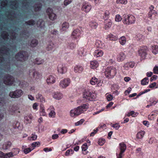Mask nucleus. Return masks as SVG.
<instances>
[{"mask_svg":"<svg viewBox=\"0 0 158 158\" xmlns=\"http://www.w3.org/2000/svg\"><path fill=\"white\" fill-rule=\"evenodd\" d=\"M89 108V104H84L78 107L77 108L72 110L70 111V115L72 117L77 116L83 113Z\"/></svg>","mask_w":158,"mask_h":158,"instance_id":"nucleus-1","label":"nucleus"},{"mask_svg":"<svg viewBox=\"0 0 158 158\" xmlns=\"http://www.w3.org/2000/svg\"><path fill=\"white\" fill-rule=\"evenodd\" d=\"M83 98L86 100L93 101L96 97V94L89 88H85L83 89Z\"/></svg>","mask_w":158,"mask_h":158,"instance_id":"nucleus-2","label":"nucleus"},{"mask_svg":"<svg viewBox=\"0 0 158 158\" xmlns=\"http://www.w3.org/2000/svg\"><path fill=\"white\" fill-rule=\"evenodd\" d=\"M28 52L25 51H20L15 56V58L17 61L23 62L27 60L28 58Z\"/></svg>","mask_w":158,"mask_h":158,"instance_id":"nucleus-3","label":"nucleus"},{"mask_svg":"<svg viewBox=\"0 0 158 158\" xmlns=\"http://www.w3.org/2000/svg\"><path fill=\"white\" fill-rule=\"evenodd\" d=\"M104 73L106 78L111 79L113 78L116 75L117 70L116 68L110 66L106 68Z\"/></svg>","mask_w":158,"mask_h":158,"instance_id":"nucleus-4","label":"nucleus"},{"mask_svg":"<svg viewBox=\"0 0 158 158\" xmlns=\"http://www.w3.org/2000/svg\"><path fill=\"white\" fill-rule=\"evenodd\" d=\"M123 23L129 25L134 24L136 21V19L132 15H123Z\"/></svg>","mask_w":158,"mask_h":158,"instance_id":"nucleus-5","label":"nucleus"},{"mask_svg":"<svg viewBox=\"0 0 158 158\" xmlns=\"http://www.w3.org/2000/svg\"><path fill=\"white\" fill-rule=\"evenodd\" d=\"M3 81L4 83L9 85H12L15 81V79L12 76L7 74L3 77Z\"/></svg>","mask_w":158,"mask_h":158,"instance_id":"nucleus-6","label":"nucleus"},{"mask_svg":"<svg viewBox=\"0 0 158 158\" xmlns=\"http://www.w3.org/2000/svg\"><path fill=\"white\" fill-rule=\"evenodd\" d=\"M23 94V92L21 89H17L14 91L10 92L9 96L12 98H18L21 97Z\"/></svg>","mask_w":158,"mask_h":158,"instance_id":"nucleus-7","label":"nucleus"},{"mask_svg":"<svg viewBox=\"0 0 158 158\" xmlns=\"http://www.w3.org/2000/svg\"><path fill=\"white\" fill-rule=\"evenodd\" d=\"M46 12L50 20H53L56 19V15L53 12L52 9L48 7L46 10Z\"/></svg>","mask_w":158,"mask_h":158,"instance_id":"nucleus-8","label":"nucleus"},{"mask_svg":"<svg viewBox=\"0 0 158 158\" xmlns=\"http://www.w3.org/2000/svg\"><path fill=\"white\" fill-rule=\"evenodd\" d=\"M67 68L66 66L63 64H59L57 68V71L58 73L63 74L66 73Z\"/></svg>","mask_w":158,"mask_h":158,"instance_id":"nucleus-9","label":"nucleus"},{"mask_svg":"<svg viewBox=\"0 0 158 158\" xmlns=\"http://www.w3.org/2000/svg\"><path fill=\"white\" fill-rule=\"evenodd\" d=\"M70 83V80L69 78H64L60 82V85L62 88H65L68 86Z\"/></svg>","mask_w":158,"mask_h":158,"instance_id":"nucleus-10","label":"nucleus"},{"mask_svg":"<svg viewBox=\"0 0 158 158\" xmlns=\"http://www.w3.org/2000/svg\"><path fill=\"white\" fill-rule=\"evenodd\" d=\"M148 47L146 46H143L140 47L139 51V55L142 57H145L147 55V50Z\"/></svg>","mask_w":158,"mask_h":158,"instance_id":"nucleus-11","label":"nucleus"},{"mask_svg":"<svg viewBox=\"0 0 158 158\" xmlns=\"http://www.w3.org/2000/svg\"><path fill=\"white\" fill-rule=\"evenodd\" d=\"M148 17L152 20H155L158 14L155 10H149Z\"/></svg>","mask_w":158,"mask_h":158,"instance_id":"nucleus-12","label":"nucleus"},{"mask_svg":"<svg viewBox=\"0 0 158 158\" xmlns=\"http://www.w3.org/2000/svg\"><path fill=\"white\" fill-rule=\"evenodd\" d=\"M91 8V6L89 4L86 2L83 3L81 10L85 12H88Z\"/></svg>","mask_w":158,"mask_h":158,"instance_id":"nucleus-13","label":"nucleus"},{"mask_svg":"<svg viewBox=\"0 0 158 158\" xmlns=\"http://www.w3.org/2000/svg\"><path fill=\"white\" fill-rule=\"evenodd\" d=\"M119 88V87L118 85L116 84H114L112 85L111 87V90L113 94L116 95H118L119 92L118 90Z\"/></svg>","mask_w":158,"mask_h":158,"instance_id":"nucleus-14","label":"nucleus"},{"mask_svg":"<svg viewBox=\"0 0 158 158\" xmlns=\"http://www.w3.org/2000/svg\"><path fill=\"white\" fill-rule=\"evenodd\" d=\"M83 70V66L81 64L76 65L74 68V71L76 73H81Z\"/></svg>","mask_w":158,"mask_h":158,"instance_id":"nucleus-15","label":"nucleus"},{"mask_svg":"<svg viewBox=\"0 0 158 158\" xmlns=\"http://www.w3.org/2000/svg\"><path fill=\"white\" fill-rule=\"evenodd\" d=\"M80 30L79 29H76L74 30L72 33L71 37L72 38L77 39L81 35Z\"/></svg>","mask_w":158,"mask_h":158,"instance_id":"nucleus-16","label":"nucleus"},{"mask_svg":"<svg viewBox=\"0 0 158 158\" xmlns=\"http://www.w3.org/2000/svg\"><path fill=\"white\" fill-rule=\"evenodd\" d=\"M55 109L53 106H50L47 110V111H50L49 113V116L50 117L54 118L56 115V113L55 111Z\"/></svg>","mask_w":158,"mask_h":158,"instance_id":"nucleus-17","label":"nucleus"},{"mask_svg":"<svg viewBox=\"0 0 158 158\" xmlns=\"http://www.w3.org/2000/svg\"><path fill=\"white\" fill-rule=\"evenodd\" d=\"M126 55L123 52H120L117 55V59L118 62L123 61L126 58Z\"/></svg>","mask_w":158,"mask_h":158,"instance_id":"nucleus-18","label":"nucleus"},{"mask_svg":"<svg viewBox=\"0 0 158 158\" xmlns=\"http://www.w3.org/2000/svg\"><path fill=\"white\" fill-rule=\"evenodd\" d=\"M101 80H98L95 77H93L92 78L90 81V84L93 85H94L97 84L98 86L99 85V83L101 82Z\"/></svg>","mask_w":158,"mask_h":158,"instance_id":"nucleus-19","label":"nucleus"},{"mask_svg":"<svg viewBox=\"0 0 158 158\" xmlns=\"http://www.w3.org/2000/svg\"><path fill=\"white\" fill-rule=\"evenodd\" d=\"M31 73H32L33 76L34 78L37 79L39 78L40 77V74L38 72L35 71L34 69L32 70H30L29 71L30 75H31Z\"/></svg>","mask_w":158,"mask_h":158,"instance_id":"nucleus-20","label":"nucleus"},{"mask_svg":"<svg viewBox=\"0 0 158 158\" xmlns=\"http://www.w3.org/2000/svg\"><path fill=\"white\" fill-rule=\"evenodd\" d=\"M104 23L105 24V29L106 30H108L110 28L112 25V23L110 19L104 20Z\"/></svg>","mask_w":158,"mask_h":158,"instance_id":"nucleus-21","label":"nucleus"},{"mask_svg":"<svg viewBox=\"0 0 158 158\" xmlns=\"http://www.w3.org/2000/svg\"><path fill=\"white\" fill-rule=\"evenodd\" d=\"M33 117L31 114H27L24 117V122L26 124L30 123L31 122Z\"/></svg>","mask_w":158,"mask_h":158,"instance_id":"nucleus-22","label":"nucleus"},{"mask_svg":"<svg viewBox=\"0 0 158 158\" xmlns=\"http://www.w3.org/2000/svg\"><path fill=\"white\" fill-rule=\"evenodd\" d=\"M85 52L83 48H80L77 51L78 57L80 59H82L85 55Z\"/></svg>","mask_w":158,"mask_h":158,"instance_id":"nucleus-23","label":"nucleus"},{"mask_svg":"<svg viewBox=\"0 0 158 158\" xmlns=\"http://www.w3.org/2000/svg\"><path fill=\"white\" fill-rule=\"evenodd\" d=\"M110 11L109 10H106L102 14V19L104 20L109 19L110 17Z\"/></svg>","mask_w":158,"mask_h":158,"instance_id":"nucleus-24","label":"nucleus"},{"mask_svg":"<svg viewBox=\"0 0 158 158\" xmlns=\"http://www.w3.org/2000/svg\"><path fill=\"white\" fill-rule=\"evenodd\" d=\"M119 148L120 151V152L123 154L126 149L127 146L123 142H122L119 144Z\"/></svg>","mask_w":158,"mask_h":158,"instance_id":"nucleus-25","label":"nucleus"},{"mask_svg":"<svg viewBox=\"0 0 158 158\" xmlns=\"http://www.w3.org/2000/svg\"><path fill=\"white\" fill-rule=\"evenodd\" d=\"M98 65L99 63L96 60H93L90 62V67L92 69H96L97 68Z\"/></svg>","mask_w":158,"mask_h":158,"instance_id":"nucleus-26","label":"nucleus"},{"mask_svg":"<svg viewBox=\"0 0 158 158\" xmlns=\"http://www.w3.org/2000/svg\"><path fill=\"white\" fill-rule=\"evenodd\" d=\"M29 46L32 48H34L38 44V41L36 39H32L30 42H29Z\"/></svg>","mask_w":158,"mask_h":158,"instance_id":"nucleus-27","label":"nucleus"},{"mask_svg":"<svg viewBox=\"0 0 158 158\" xmlns=\"http://www.w3.org/2000/svg\"><path fill=\"white\" fill-rule=\"evenodd\" d=\"M55 77L52 75L49 76L47 79V82L48 84H53L55 82Z\"/></svg>","mask_w":158,"mask_h":158,"instance_id":"nucleus-28","label":"nucleus"},{"mask_svg":"<svg viewBox=\"0 0 158 158\" xmlns=\"http://www.w3.org/2000/svg\"><path fill=\"white\" fill-rule=\"evenodd\" d=\"M103 54V52L101 50H96L94 53V56L96 57H101Z\"/></svg>","mask_w":158,"mask_h":158,"instance_id":"nucleus-29","label":"nucleus"},{"mask_svg":"<svg viewBox=\"0 0 158 158\" xmlns=\"http://www.w3.org/2000/svg\"><path fill=\"white\" fill-rule=\"evenodd\" d=\"M152 53L154 55L158 53V46L157 45H152L151 46Z\"/></svg>","mask_w":158,"mask_h":158,"instance_id":"nucleus-30","label":"nucleus"},{"mask_svg":"<svg viewBox=\"0 0 158 158\" xmlns=\"http://www.w3.org/2000/svg\"><path fill=\"white\" fill-rule=\"evenodd\" d=\"M135 64L134 62L130 61L125 64L123 67L125 68L128 67L133 68Z\"/></svg>","mask_w":158,"mask_h":158,"instance_id":"nucleus-31","label":"nucleus"},{"mask_svg":"<svg viewBox=\"0 0 158 158\" xmlns=\"http://www.w3.org/2000/svg\"><path fill=\"white\" fill-rule=\"evenodd\" d=\"M145 132L144 131H141L138 132L136 135V138L137 139H141L143 137Z\"/></svg>","mask_w":158,"mask_h":158,"instance_id":"nucleus-32","label":"nucleus"},{"mask_svg":"<svg viewBox=\"0 0 158 158\" xmlns=\"http://www.w3.org/2000/svg\"><path fill=\"white\" fill-rule=\"evenodd\" d=\"M109 39L112 41H116L117 40L118 38L117 35H114L112 34H110L107 35V37Z\"/></svg>","mask_w":158,"mask_h":158,"instance_id":"nucleus-33","label":"nucleus"},{"mask_svg":"<svg viewBox=\"0 0 158 158\" xmlns=\"http://www.w3.org/2000/svg\"><path fill=\"white\" fill-rule=\"evenodd\" d=\"M89 25L90 27L92 29H96L98 24L97 22L93 20L89 22Z\"/></svg>","mask_w":158,"mask_h":158,"instance_id":"nucleus-34","label":"nucleus"},{"mask_svg":"<svg viewBox=\"0 0 158 158\" xmlns=\"http://www.w3.org/2000/svg\"><path fill=\"white\" fill-rule=\"evenodd\" d=\"M95 45L97 48H103L105 47V45L102 44L100 40H98L95 43Z\"/></svg>","mask_w":158,"mask_h":158,"instance_id":"nucleus-35","label":"nucleus"},{"mask_svg":"<svg viewBox=\"0 0 158 158\" xmlns=\"http://www.w3.org/2000/svg\"><path fill=\"white\" fill-rule=\"evenodd\" d=\"M88 148V147L87 146V143H85L82 145L81 147L82 150V151L85 152H83L84 154L86 155L88 152L86 151Z\"/></svg>","mask_w":158,"mask_h":158,"instance_id":"nucleus-36","label":"nucleus"},{"mask_svg":"<svg viewBox=\"0 0 158 158\" xmlns=\"http://www.w3.org/2000/svg\"><path fill=\"white\" fill-rule=\"evenodd\" d=\"M11 144L12 143L10 141L5 143L2 145V148L4 150H6L10 148Z\"/></svg>","mask_w":158,"mask_h":158,"instance_id":"nucleus-37","label":"nucleus"},{"mask_svg":"<svg viewBox=\"0 0 158 158\" xmlns=\"http://www.w3.org/2000/svg\"><path fill=\"white\" fill-rule=\"evenodd\" d=\"M53 97L56 99L60 100L62 97V94L61 93L57 92L53 95Z\"/></svg>","mask_w":158,"mask_h":158,"instance_id":"nucleus-38","label":"nucleus"},{"mask_svg":"<svg viewBox=\"0 0 158 158\" xmlns=\"http://www.w3.org/2000/svg\"><path fill=\"white\" fill-rule=\"evenodd\" d=\"M37 25H39V27L41 28H44L45 27L44 22L42 19H39L38 20L36 23Z\"/></svg>","mask_w":158,"mask_h":158,"instance_id":"nucleus-39","label":"nucleus"},{"mask_svg":"<svg viewBox=\"0 0 158 158\" xmlns=\"http://www.w3.org/2000/svg\"><path fill=\"white\" fill-rule=\"evenodd\" d=\"M119 41L120 44L122 45H124L126 42V39L125 36H122L119 39Z\"/></svg>","mask_w":158,"mask_h":158,"instance_id":"nucleus-40","label":"nucleus"},{"mask_svg":"<svg viewBox=\"0 0 158 158\" xmlns=\"http://www.w3.org/2000/svg\"><path fill=\"white\" fill-rule=\"evenodd\" d=\"M54 47V44L52 41H50L49 42V44L46 48V49L48 51H51L53 48Z\"/></svg>","mask_w":158,"mask_h":158,"instance_id":"nucleus-41","label":"nucleus"},{"mask_svg":"<svg viewBox=\"0 0 158 158\" xmlns=\"http://www.w3.org/2000/svg\"><path fill=\"white\" fill-rule=\"evenodd\" d=\"M44 61V60L40 58H36L34 62L35 64L39 65L43 63Z\"/></svg>","mask_w":158,"mask_h":158,"instance_id":"nucleus-42","label":"nucleus"},{"mask_svg":"<svg viewBox=\"0 0 158 158\" xmlns=\"http://www.w3.org/2000/svg\"><path fill=\"white\" fill-rule=\"evenodd\" d=\"M69 23L66 22H64L62 24V30L63 31H65L69 27Z\"/></svg>","mask_w":158,"mask_h":158,"instance_id":"nucleus-43","label":"nucleus"},{"mask_svg":"<svg viewBox=\"0 0 158 158\" xmlns=\"http://www.w3.org/2000/svg\"><path fill=\"white\" fill-rule=\"evenodd\" d=\"M21 35H22L26 38H28L30 36V33L29 31L27 30H24L21 32Z\"/></svg>","mask_w":158,"mask_h":158,"instance_id":"nucleus-44","label":"nucleus"},{"mask_svg":"<svg viewBox=\"0 0 158 158\" xmlns=\"http://www.w3.org/2000/svg\"><path fill=\"white\" fill-rule=\"evenodd\" d=\"M36 98L37 99H39L40 100V102H45V99L43 97L42 95L40 94H38L36 95Z\"/></svg>","mask_w":158,"mask_h":158,"instance_id":"nucleus-45","label":"nucleus"},{"mask_svg":"<svg viewBox=\"0 0 158 158\" xmlns=\"http://www.w3.org/2000/svg\"><path fill=\"white\" fill-rule=\"evenodd\" d=\"M149 82V79L148 77H146L141 80V84L143 85H147Z\"/></svg>","mask_w":158,"mask_h":158,"instance_id":"nucleus-46","label":"nucleus"},{"mask_svg":"<svg viewBox=\"0 0 158 158\" xmlns=\"http://www.w3.org/2000/svg\"><path fill=\"white\" fill-rule=\"evenodd\" d=\"M68 46L70 48L73 49L75 48L76 44H75L74 42L72 41H69L68 43Z\"/></svg>","mask_w":158,"mask_h":158,"instance_id":"nucleus-47","label":"nucleus"},{"mask_svg":"<svg viewBox=\"0 0 158 158\" xmlns=\"http://www.w3.org/2000/svg\"><path fill=\"white\" fill-rule=\"evenodd\" d=\"M138 114V113L137 112H135L133 111H131L128 113L127 114V116L129 117L131 116L133 117H135Z\"/></svg>","mask_w":158,"mask_h":158,"instance_id":"nucleus-48","label":"nucleus"},{"mask_svg":"<svg viewBox=\"0 0 158 158\" xmlns=\"http://www.w3.org/2000/svg\"><path fill=\"white\" fill-rule=\"evenodd\" d=\"M25 24L28 25H34L35 24V21L33 19H31L25 22Z\"/></svg>","mask_w":158,"mask_h":158,"instance_id":"nucleus-49","label":"nucleus"},{"mask_svg":"<svg viewBox=\"0 0 158 158\" xmlns=\"http://www.w3.org/2000/svg\"><path fill=\"white\" fill-rule=\"evenodd\" d=\"M136 37L137 40H139L140 41H142L143 40V36L141 34H137L136 35Z\"/></svg>","mask_w":158,"mask_h":158,"instance_id":"nucleus-50","label":"nucleus"},{"mask_svg":"<svg viewBox=\"0 0 158 158\" xmlns=\"http://www.w3.org/2000/svg\"><path fill=\"white\" fill-rule=\"evenodd\" d=\"M39 5L34 6V9L35 12L39 11L41 10L42 7V5L41 3H40Z\"/></svg>","mask_w":158,"mask_h":158,"instance_id":"nucleus-51","label":"nucleus"},{"mask_svg":"<svg viewBox=\"0 0 158 158\" xmlns=\"http://www.w3.org/2000/svg\"><path fill=\"white\" fill-rule=\"evenodd\" d=\"M74 153L73 150L69 149L68 150L65 152V155L66 156H69L70 154L72 155Z\"/></svg>","mask_w":158,"mask_h":158,"instance_id":"nucleus-52","label":"nucleus"},{"mask_svg":"<svg viewBox=\"0 0 158 158\" xmlns=\"http://www.w3.org/2000/svg\"><path fill=\"white\" fill-rule=\"evenodd\" d=\"M8 35H9L8 33L4 31L2 34L1 36L4 39H8Z\"/></svg>","mask_w":158,"mask_h":158,"instance_id":"nucleus-53","label":"nucleus"},{"mask_svg":"<svg viewBox=\"0 0 158 158\" xmlns=\"http://www.w3.org/2000/svg\"><path fill=\"white\" fill-rule=\"evenodd\" d=\"M117 4H126L127 2V0H117L116 2Z\"/></svg>","mask_w":158,"mask_h":158,"instance_id":"nucleus-54","label":"nucleus"},{"mask_svg":"<svg viewBox=\"0 0 158 158\" xmlns=\"http://www.w3.org/2000/svg\"><path fill=\"white\" fill-rule=\"evenodd\" d=\"M122 19L121 16L120 15L118 14L115 15V21L117 22H119L122 20Z\"/></svg>","mask_w":158,"mask_h":158,"instance_id":"nucleus-55","label":"nucleus"},{"mask_svg":"<svg viewBox=\"0 0 158 158\" xmlns=\"http://www.w3.org/2000/svg\"><path fill=\"white\" fill-rule=\"evenodd\" d=\"M149 102H150V103L151 104H152V105H155L158 102L157 100H156V99H150Z\"/></svg>","mask_w":158,"mask_h":158,"instance_id":"nucleus-56","label":"nucleus"},{"mask_svg":"<svg viewBox=\"0 0 158 158\" xmlns=\"http://www.w3.org/2000/svg\"><path fill=\"white\" fill-rule=\"evenodd\" d=\"M106 141L105 139H100L98 141V144L101 146L104 144Z\"/></svg>","mask_w":158,"mask_h":158,"instance_id":"nucleus-57","label":"nucleus"},{"mask_svg":"<svg viewBox=\"0 0 158 158\" xmlns=\"http://www.w3.org/2000/svg\"><path fill=\"white\" fill-rule=\"evenodd\" d=\"M5 104V100L3 98L0 97V107H2Z\"/></svg>","mask_w":158,"mask_h":158,"instance_id":"nucleus-58","label":"nucleus"},{"mask_svg":"<svg viewBox=\"0 0 158 158\" xmlns=\"http://www.w3.org/2000/svg\"><path fill=\"white\" fill-rule=\"evenodd\" d=\"M40 114V115L42 116H45L46 115V113L45 111V110L44 107L41 108Z\"/></svg>","mask_w":158,"mask_h":158,"instance_id":"nucleus-59","label":"nucleus"},{"mask_svg":"<svg viewBox=\"0 0 158 158\" xmlns=\"http://www.w3.org/2000/svg\"><path fill=\"white\" fill-rule=\"evenodd\" d=\"M40 145V143L38 142H34L31 144V146L34 148L36 147H39Z\"/></svg>","mask_w":158,"mask_h":158,"instance_id":"nucleus-60","label":"nucleus"},{"mask_svg":"<svg viewBox=\"0 0 158 158\" xmlns=\"http://www.w3.org/2000/svg\"><path fill=\"white\" fill-rule=\"evenodd\" d=\"M84 121L85 120L84 119H81L79 121L75 123V125L76 126H78L81 125L84 122Z\"/></svg>","mask_w":158,"mask_h":158,"instance_id":"nucleus-61","label":"nucleus"},{"mask_svg":"<svg viewBox=\"0 0 158 158\" xmlns=\"http://www.w3.org/2000/svg\"><path fill=\"white\" fill-rule=\"evenodd\" d=\"M98 130V127H97L96 129H94L93 132H92L90 134V136H94L97 132Z\"/></svg>","mask_w":158,"mask_h":158,"instance_id":"nucleus-62","label":"nucleus"},{"mask_svg":"<svg viewBox=\"0 0 158 158\" xmlns=\"http://www.w3.org/2000/svg\"><path fill=\"white\" fill-rule=\"evenodd\" d=\"M155 141H157L155 138L154 137H151L150 139L148 141V143L149 144H152V143Z\"/></svg>","mask_w":158,"mask_h":158,"instance_id":"nucleus-63","label":"nucleus"},{"mask_svg":"<svg viewBox=\"0 0 158 158\" xmlns=\"http://www.w3.org/2000/svg\"><path fill=\"white\" fill-rule=\"evenodd\" d=\"M112 127H114L116 130H118L120 127V126L119 125L118 123H116L113 124Z\"/></svg>","mask_w":158,"mask_h":158,"instance_id":"nucleus-64","label":"nucleus"}]
</instances>
